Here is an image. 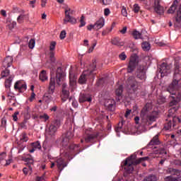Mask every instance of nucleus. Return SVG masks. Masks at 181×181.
<instances>
[{"mask_svg":"<svg viewBox=\"0 0 181 181\" xmlns=\"http://www.w3.org/2000/svg\"><path fill=\"white\" fill-rule=\"evenodd\" d=\"M66 78V74L62 71V68H58L57 70L56 77L53 76L51 74V78L49 79V85L48 87V91L49 94H53L56 89V83L58 86H60L64 79Z\"/></svg>","mask_w":181,"mask_h":181,"instance_id":"1","label":"nucleus"},{"mask_svg":"<svg viewBox=\"0 0 181 181\" xmlns=\"http://www.w3.org/2000/svg\"><path fill=\"white\" fill-rule=\"evenodd\" d=\"M74 134L73 132H67L65 137L62 141V148L66 149L70 152H75L76 153H80V145L79 144H69L71 139H73Z\"/></svg>","mask_w":181,"mask_h":181,"instance_id":"2","label":"nucleus"},{"mask_svg":"<svg viewBox=\"0 0 181 181\" xmlns=\"http://www.w3.org/2000/svg\"><path fill=\"white\" fill-rule=\"evenodd\" d=\"M77 155L76 152H71L66 148H62L60 151V158L57 160V166L62 172L66 166H67V163L64 162V158H70V156L74 154Z\"/></svg>","mask_w":181,"mask_h":181,"instance_id":"3","label":"nucleus"},{"mask_svg":"<svg viewBox=\"0 0 181 181\" xmlns=\"http://www.w3.org/2000/svg\"><path fill=\"white\" fill-rule=\"evenodd\" d=\"M95 67H97V65H95V63H93L88 70L83 71L78 79L79 84H86V83H87V80L94 78L93 71L95 70Z\"/></svg>","mask_w":181,"mask_h":181,"instance_id":"4","label":"nucleus"},{"mask_svg":"<svg viewBox=\"0 0 181 181\" xmlns=\"http://www.w3.org/2000/svg\"><path fill=\"white\" fill-rule=\"evenodd\" d=\"M167 173H170L171 175L165 177L164 178L165 181H181V175L179 170L173 168H168L167 170Z\"/></svg>","mask_w":181,"mask_h":181,"instance_id":"5","label":"nucleus"},{"mask_svg":"<svg viewBox=\"0 0 181 181\" xmlns=\"http://www.w3.org/2000/svg\"><path fill=\"white\" fill-rule=\"evenodd\" d=\"M175 11H177V18L176 21L179 22V20L181 19V4H179V1L177 0H175L168 11V13H175Z\"/></svg>","mask_w":181,"mask_h":181,"instance_id":"6","label":"nucleus"},{"mask_svg":"<svg viewBox=\"0 0 181 181\" xmlns=\"http://www.w3.org/2000/svg\"><path fill=\"white\" fill-rule=\"evenodd\" d=\"M59 128H60V120H54V122H52L49 129L46 130V135L53 136V135L56 134Z\"/></svg>","mask_w":181,"mask_h":181,"instance_id":"7","label":"nucleus"},{"mask_svg":"<svg viewBox=\"0 0 181 181\" xmlns=\"http://www.w3.org/2000/svg\"><path fill=\"white\" fill-rule=\"evenodd\" d=\"M138 57L136 55H132L130 57V60L129 62V65L127 66V72L132 73L135 69H136V66H138Z\"/></svg>","mask_w":181,"mask_h":181,"instance_id":"8","label":"nucleus"},{"mask_svg":"<svg viewBox=\"0 0 181 181\" xmlns=\"http://www.w3.org/2000/svg\"><path fill=\"white\" fill-rule=\"evenodd\" d=\"M122 166H124V170L127 173H132L134 171V160L132 157L126 158L125 161L122 163Z\"/></svg>","mask_w":181,"mask_h":181,"instance_id":"9","label":"nucleus"},{"mask_svg":"<svg viewBox=\"0 0 181 181\" xmlns=\"http://www.w3.org/2000/svg\"><path fill=\"white\" fill-rule=\"evenodd\" d=\"M168 122L165 124L164 128L166 131H172L173 129L175 122L178 121V122H181L180 118L178 117H172L171 119H168ZM173 121V122H172Z\"/></svg>","mask_w":181,"mask_h":181,"instance_id":"10","label":"nucleus"},{"mask_svg":"<svg viewBox=\"0 0 181 181\" xmlns=\"http://www.w3.org/2000/svg\"><path fill=\"white\" fill-rule=\"evenodd\" d=\"M136 76L140 80H146V66H139L136 71Z\"/></svg>","mask_w":181,"mask_h":181,"instance_id":"11","label":"nucleus"},{"mask_svg":"<svg viewBox=\"0 0 181 181\" xmlns=\"http://www.w3.org/2000/svg\"><path fill=\"white\" fill-rule=\"evenodd\" d=\"M28 86H26V83L25 81L21 80L16 82L14 84V89L20 93H23V91H26Z\"/></svg>","mask_w":181,"mask_h":181,"instance_id":"12","label":"nucleus"},{"mask_svg":"<svg viewBox=\"0 0 181 181\" xmlns=\"http://www.w3.org/2000/svg\"><path fill=\"white\" fill-rule=\"evenodd\" d=\"M105 105L109 110V111H115L117 103H115V100L112 98L105 99Z\"/></svg>","mask_w":181,"mask_h":181,"instance_id":"13","label":"nucleus"},{"mask_svg":"<svg viewBox=\"0 0 181 181\" xmlns=\"http://www.w3.org/2000/svg\"><path fill=\"white\" fill-rule=\"evenodd\" d=\"M160 73L161 74V77L168 76V74L170 73V66H168V64L166 63H163L160 66Z\"/></svg>","mask_w":181,"mask_h":181,"instance_id":"14","label":"nucleus"},{"mask_svg":"<svg viewBox=\"0 0 181 181\" xmlns=\"http://www.w3.org/2000/svg\"><path fill=\"white\" fill-rule=\"evenodd\" d=\"M76 84H77V76L74 75L71 71H69V86L73 90L76 88Z\"/></svg>","mask_w":181,"mask_h":181,"instance_id":"15","label":"nucleus"},{"mask_svg":"<svg viewBox=\"0 0 181 181\" xmlns=\"http://www.w3.org/2000/svg\"><path fill=\"white\" fill-rule=\"evenodd\" d=\"M86 136H85V142H91V141H93V139H94L95 138H97V136H98V133H89L88 130H86L85 132Z\"/></svg>","mask_w":181,"mask_h":181,"instance_id":"16","label":"nucleus"},{"mask_svg":"<svg viewBox=\"0 0 181 181\" xmlns=\"http://www.w3.org/2000/svg\"><path fill=\"white\" fill-rule=\"evenodd\" d=\"M156 119V115H149L146 117V119L144 117L142 119L143 125H151V122H153Z\"/></svg>","mask_w":181,"mask_h":181,"instance_id":"17","label":"nucleus"},{"mask_svg":"<svg viewBox=\"0 0 181 181\" xmlns=\"http://www.w3.org/2000/svg\"><path fill=\"white\" fill-rule=\"evenodd\" d=\"M62 100L63 101V103L67 101V98H69V95L70 94V93L69 92V90H67V89H66V88L67 87V84L64 83L62 85Z\"/></svg>","mask_w":181,"mask_h":181,"instance_id":"18","label":"nucleus"},{"mask_svg":"<svg viewBox=\"0 0 181 181\" xmlns=\"http://www.w3.org/2000/svg\"><path fill=\"white\" fill-rule=\"evenodd\" d=\"M105 25V19L103 17L100 18L95 23V30H100V29H102V28H104Z\"/></svg>","mask_w":181,"mask_h":181,"instance_id":"19","label":"nucleus"},{"mask_svg":"<svg viewBox=\"0 0 181 181\" xmlns=\"http://www.w3.org/2000/svg\"><path fill=\"white\" fill-rule=\"evenodd\" d=\"M160 0H155L154 1V11L159 13V15H162L163 13V7L159 4Z\"/></svg>","mask_w":181,"mask_h":181,"instance_id":"20","label":"nucleus"},{"mask_svg":"<svg viewBox=\"0 0 181 181\" xmlns=\"http://www.w3.org/2000/svg\"><path fill=\"white\" fill-rule=\"evenodd\" d=\"M12 62H13V58L11 56H7L3 62V67H4V69L11 67V66H12Z\"/></svg>","mask_w":181,"mask_h":181,"instance_id":"21","label":"nucleus"},{"mask_svg":"<svg viewBox=\"0 0 181 181\" xmlns=\"http://www.w3.org/2000/svg\"><path fill=\"white\" fill-rule=\"evenodd\" d=\"M71 23V25H74L77 23V20L74 17L70 15H66L65 16V18L64 19V23Z\"/></svg>","mask_w":181,"mask_h":181,"instance_id":"22","label":"nucleus"},{"mask_svg":"<svg viewBox=\"0 0 181 181\" xmlns=\"http://www.w3.org/2000/svg\"><path fill=\"white\" fill-rule=\"evenodd\" d=\"M86 101H88V103H91V95L89 94H82L79 97V103H86Z\"/></svg>","mask_w":181,"mask_h":181,"instance_id":"23","label":"nucleus"},{"mask_svg":"<svg viewBox=\"0 0 181 181\" xmlns=\"http://www.w3.org/2000/svg\"><path fill=\"white\" fill-rule=\"evenodd\" d=\"M124 125V122H120L118 124V126L115 128V132H117V135L119 136V132H124L127 134V130L122 129V126Z\"/></svg>","mask_w":181,"mask_h":181,"instance_id":"24","label":"nucleus"},{"mask_svg":"<svg viewBox=\"0 0 181 181\" xmlns=\"http://www.w3.org/2000/svg\"><path fill=\"white\" fill-rule=\"evenodd\" d=\"M122 91H123V88L122 86H119L115 90V94L117 95V97H118L117 98H116V100L117 101H119V98H121V95H122Z\"/></svg>","mask_w":181,"mask_h":181,"instance_id":"25","label":"nucleus"},{"mask_svg":"<svg viewBox=\"0 0 181 181\" xmlns=\"http://www.w3.org/2000/svg\"><path fill=\"white\" fill-rule=\"evenodd\" d=\"M159 136L156 134L150 141L148 146H151L152 145H159Z\"/></svg>","mask_w":181,"mask_h":181,"instance_id":"26","label":"nucleus"},{"mask_svg":"<svg viewBox=\"0 0 181 181\" xmlns=\"http://www.w3.org/2000/svg\"><path fill=\"white\" fill-rule=\"evenodd\" d=\"M13 80V76H10L8 78L6 79L5 86L6 88H11V86H12V81Z\"/></svg>","mask_w":181,"mask_h":181,"instance_id":"27","label":"nucleus"},{"mask_svg":"<svg viewBox=\"0 0 181 181\" xmlns=\"http://www.w3.org/2000/svg\"><path fill=\"white\" fill-rule=\"evenodd\" d=\"M47 78L48 77L47 74H46V71L42 70L40 74V80H41V81H46Z\"/></svg>","mask_w":181,"mask_h":181,"instance_id":"28","label":"nucleus"},{"mask_svg":"<svg viewBox=\"0 0 181 181\" xmlns=\"http://www.w3.org/2000/svg\"><path fill=\"white\" fill-rule=\"evenodd\" d=\"M158 177L155 175H150L144 179V181H157Z\"/></svg>","mask_w":181,"mask_h":181,"instance_id":"29","label":"nucleus"},{"mask_svg":"<svg viewBox=\"0 0 181 181\" xmlns=\"http://www.w3.org/2000/svg\"><path fill=\"white\" fill-rule=\"evenodd\" d=\"M132 35L134 39H144L142 33H139V31L134 30L132 33Z\"/></svg>","mask_w":181,"mask_h":181,"instance_id":"30","label":"nucleus"},{"mask_svg":"<svg viewBox=\"0 0 181 181\" xmlns=\"http://www.w3.org/2000/svg\"><path fill=\"white\" fill-rule=\"evenodd\" d=\"M26 18H28V16H26V14H21L17 18L18 23H23V22H24L25 19H26Z\"/></svg>","mask_w":181,"mask_h":181,"instance_id":"31","label":"nucleus"},{"mask_svg":"<svg viewBox=\"0 0 181 181\" xmlns=\"http://www.w3.org/2000/svg\"><path fill=\"white\" fill-rule=\"evenodd\" d=\"M25 162L27 165H28L30 172H32V169H33L32 166H33V162H34L33 158H26Z\"/></svg>","mask_w":181,"mask_h":181,"instance_id":"32","label":"nucleus"},{"mask_svg":"<svg viewBox=\"0 0 181 181\" xmlns=\"http://www.w3.org/2000/svg\"><path fill=\"white\" fill-rule=\"evenodd\" d=\"M141 47L143 50L148 52V50L151 49V45L148 42H145L141 44Z\"/></svg>","mask_w":181,"mask_h":181,"instance_id":"33","label":"nucleus"},{"mask_svg":"<svg viewBox=\"0 0 181 181\" xmlns=\"http://www.w3.org/2000/svg\"><path fill=\"white\" fill-rule=\"evenodd\" d=\"M69 100L70 102H71L72 106H74V108H77V107H78V103L74 97L71 96Z\"/></svg>","mask_w":181,"mask_h":181,"instance_id":"34","label":"nucleus"},{"mask_svg":"<svg viewBox=\"0 0 181 181\" xmlns=\"http://www.w3.org/2000/svg\"><path fill=\"white\" fill-rule=\"evenodd\" d=\"M129 83H130L131 90H132V91H136V88H138V82H136V81H134L133 82H129Z\"/></svg>","mask_w":181,"mask_h":181,"instance_id":"35","label":"nucleus"},{"mask_svg":"<svg viewBox=\"0 0 181 181\" xmlns=\"http://www.w3.org/2000/svg\"><path fill=\"white\" fill-rule=\"evenodd\" d=\"M10 73L9 69L6 68L1 72V78H5V77H11V76H9Z\"/></svg>","mask_w":181,"mask_h":181,"instance_id":"36","label":"nucleus"},{"mask_svg":"<svg viewBox=\"0 0 181 181\" xmlns=\"http://www.w3.org/2000/svg\"><path fill=\"white\" fill-rule=\"evenodd\" d=\"M52 100H53V98L52 97V95H45L44 100L45 101V103L49 104V103H50V101H52Z\"/></svg>","mask_w":181,"mask_h":181,"instance_id":"37","label":"nucleus"},{"mask_svg":"<svg viewBox=\"0 0 181 181\" xmlns=\"http://www.w3.org/2000/svg\"><path fill=\"white\" fill-rule=\"evenodd\" d=\"M28 140L29 139L28 138V136H26V134H22V135L21 136L20 141L21 142H28Z\"/></svg>","mask_w":181,"mask_h":181,"instance_id":"38","label":"nucleus"},{"mask_svg":"<svg viewBox=\"0 0 181 181\" xmlns=\"http://www.w3.org/2000/svg\"><path fill=\"white\" fill-rule=\"evenodd\" d=\"M151 110H152V104L147 103L142 110V112H144V111H151Z\"/></svg>","mask_w":181,"mask_h":181,"instance_id":"39","label":"nucleus"},{"mask_svg":"<svg viewBox=\"0 0 181 181\" xmlns=\"http://www.w3.org/2000/svg\"><path fill=\"white\" fill-rule=\"evenodd\" d=\"M95 46H97V40H95L93 45L88 48V53H93Z\"/></svg>","mask_w":181,"mask_h":181,"instance_id":"40","label":"nucleus"},{"mask_svg":"<svg viewBox=\"0 0 181 181\" xmlns=\"http://www.w3.org/2000/svg\"><path fill=\"white\" fill-rule=\"evenodd\" d=\"M112 45H115V46H122V44L119 43V38H114L112 40Z\"/></svg>","mask_w":181,"mask_h":181,"instance_id":"41","label":"nucleus"},{"mask_svg":"<svg viewBox=\"0 0 181 181\" xmlns=\"http://www.w3.org/2000/svg\"><path fill=\"white\" fill-rule=\"evenodd\" d=\"M122 16H124L125 18H127L128 16V12L127 11V7L125 6H122Z\"/></svg>","mask_w":181,"mask_h":181,"instance_id":"42","label":"nucleus"},{"mask_svg":"<svg viewBox=\"0 0 181 181\" xmlns=\"http://www.w3.org/2000/svg\"><path fill=\"white\" fill-rule=\"evenodd\" d=\"M139 11H141V7H139V5L135 4L133 6V11L134 13H138V12H139Z\"/></svg>","mask_w":181,"mask_h":181,"instance_id":"43","label":"nucleus"},{"mask_svg":"<svg viewBox=\"0 0 181 181\" xmlns=\"http://www.w3.org/2000/svg\"><path fill=\"white\" fill-rule=\"evenodd\" d=\"M32 146L35 149H40V148H42V146H40V142L39 141L32 143Z\"/></svg>","mask_w":181,"mask_h":181,"instance_id":"44","label":"nucleus"},{"mask_svg":"<svg viewBox=\"0 0 181 181\" xmlns=\"http://www.w3.org/2000/svg\"><path fill=\"white\" fill-rule=\"evenodd\" d=\"M35 40L34 39L30 40L29 43H28V47L30 49H33L35 47Z\"/></svg>","mask_w":181,"mask_h":181,"instance_id":"45","label":"nucleus"},{"mask_svg":"<svg viewBox=\"0 0 181 181\" xmlns=\"http://www.w3.org/2000/svg\"><path fill=\"white\" fill-rule=\"evenodd\" d=\"M71 14H73V10H71L69 6L65 7V16Z\"/></svg>","mask_w":181,"mask_h":181,"instance_id":"46","label":"nucleus"},{"mask_svg":"<svg viewBox=\"0 0 181 181\" xmlns=\"http://www.w3.org/2000/svg\"><path fill=\"white\" fill-rule=\"evenodd\" d=\"M56 45H57V43H56V42H54V41H52V42H50L49 50H50L51 52H53V50H54V49H56Z\"/></svg>","mask_w":181,"mask_h":181,"instance_id":"47","label":"nucleus"},{"mask_svg":"<svg viewBox=\"0 0 181 181\" xmlns=\"http://www.w3.org/2000/svg\"><path fill=\"white\" fill-rule=\"evenodd\" d=\"M7 26L8 29H10V30H12V29H13L15 26H16V22L13 21L12 23H8Z\"/></svg>","mask_w":181,"mask_h":181,"instance_id":"48","label":"nucleus"},{"mask_svg":"<svg viewBox=\"0 0 181 181\" xmlns=\"http://www.w3.org/2000/svg\"><path fill=\"white\" fill-rule=\"evenodd\" d=\"M49 115H47V114L44 113L42 115H40V119H45V121H47V119H49Z\"/></svg>","mask_w":181,"mask_h":181,"instance_id":"49","label":"nucleus"},{"mask_svg":"<svg viewBox=\"0 0 181 181\" xmlns=\"http://www.w3.org/2000/svg\"><path fill=\"white\" fill-rule=\"evenodd\" d=\"M148 159H149V157L148 156L140 158L136 161V165H138V163H141L142 160H148Z\"/></svg>","mask_w":181,"mask_h":181,"instance_id":"50","label":"nucleus"},{"mask_svg":"<svg viewBox=\"0 0 181 181\" xmlns=\"http://www.w3.org/2000/svg\"><path fill=\"white\" fill-rule=\"evenodd\" d=\"M6 158V153L1 152L0 153V163H2V160H4Z\"/></svg>","mask_w":181,"mask_h":181,"instance_id":"51","label":"nucleus"},{"mask_svg":"<svg viewBox=\"0 0 181 181\" xmlns=\"http://www.w3.org/2000/svg\"><path fill=\"white\" fill-rule=\"evenodd\" d=\"M81 25H79V28H83V26H86V21H84V16H81Z\"/></svg>","mask_w":181,"mask_h":181,"instance_id":"52","label":"nucleus"},{"mask_svg":"<svg viewBox=\"0 0 181 181\" xmlns=\"http://www.w3.org/2000/svg\"><path fill=\"white\" fill-rule=\"evenodd\" d=\"M119 58L120 60H125V59H127V54H125V52H122L119 54Z\"/></svg>","mask_w":181,"mask_h":181,"instance_id":"53","label":"nucleus"},{"mask_svg":"<svg viewBox=\"0 0 181 181\" xmlns=\"http://www.w3.org/2000/svg\"><path fill=\"white\" fill-rule=\"evenodd\" d=\"M66 30H62L60 33L59 37L62 40H63V39H64L66 37Z\"/></svg>","mask_w":181,"mask_h":181,"instance_id":"54","label":"nucleus"},{"mask_svg":"<svg viewBox=\"0 0 181 181\" xmlns=\"http://www.w3.org/2000/svg\"><path fill=\"white\" fill-rule=\"evenodd\" d=\"M111 13L110 8H105L104 10V15L105 16H108Z\"/></svg>","mask_w":181,"mask_h":181,"instance_id":"55","label":"nucleus"},{"mask_svg":"<svg viewBox=\"0 0 181 181\" xmlns=\"http://www.w3.org/2000/svg\"><path fill=\"white\" fill-rule=\"evenodd\" d=\"M18 115H19V112H16L13 115V121H18Z\"/></svg>","mask_w":181,"mask_h":181,"instance_id":"56","label":"nucleus"},{"mask_svg":"<svg viewBox=\"0 0 181 181\" xmlns=\"http://www.w3.org/2000/svg\"><path fill=\"white\" fill-rule=\"evenodd\" d=\"M112 0H102L103 5H110Z\"/></svg>","mask_w":181,"mask_h":181,"instance_id":"57","label":"nucleus"},{"mask_svg":"<svg viewBox=\"0 0 181 181\" xmlns=\"http://www.w3.org/2000/svg\"><path fill=\"white\" fill-rule=\"evenodd\" d=\"M88 30H93V29H95V24H91L87 27Z\"/></svg>","mask_w":181,"mask_h":181,"instance_id":"58","label":"nucleus"},{"mask_svg":"<svg viewBox=\"0 0 181 181\" xmlns=\"http://www.w3.org/2000/svg\"><path fill=\"white\" fill-rule=\"evenodd\" d=\"M35 97H36V94H35L34 92H33L31 93V96L29 98V101H30V103H32V101H33V100H35Z\"/></svg>","mask_w":181,"mask_h":181,"instance_id":"59","label":"nucleus"},{"mask_svg":"<svg viewBox=\"0 0 181 181\" xmlns=\"http://www.w3.org/2000/svg\"><path fill=\"white\" fill-rule=\"evenodd\" d=\"M13 162V160L12 158H9L6 161V166H8V165H11Z\"/></svg>","mask_w":181,"mask_h":181,"instance_id":"60","label":"nucleus"},{"mask_svg":"<svg viewBox=\"0 0 181 181\" xmlns=\"http://www.w3.org/2000/svg\"><path fill=\"white\" fill-rule=\"evenodd\" d=\"M1 125L3 127H6V118L3 117L1 119Z\"/></svg>","mask_w":181,"mask_h":181,"instance_id":"61","label":"nucleus"},{"mask_svg":"<svg viewBox=\"0 0 181 181\" xmlns=\"http://www.w3.org/2000/svg\"><path fill=\"white\" fill-rule=\"evenodd\" d=\"M29 170H30L29 169V167L28 168H24L23 169V172L24 175H28V173H29Z\"/></svg>","mask_w":181,"mask_h":181,"instance_id":"62","label":"nucleus"},{"mask_svg":"<svg viewBox=\"0 0 181 181\" xmlns=\"http://www.w3.org/2000/svg\"><path fill=\"white\" fill-rule=\"evenodd\" d=\"M127 27H124L122 30H119L120 33H122V35H125V33H127Z\"/></svg>","mask_w":181,"mask_h":181,"instance_id":"63","label":"nucleus"},{"mask_svg":"<svg viewBox=\"0 0 181 181\" xmlns=\"http://www.w3.org/2000/svg\"><path fill=\"white\" fill-rule=\"evenodd\" d=\"M177 110H179V107H173L169 110V112H176Z\"/></svg>","mask_w":181,"mask_h":181,"instance_id":"64","label":"nucleus"}]
</instances>
